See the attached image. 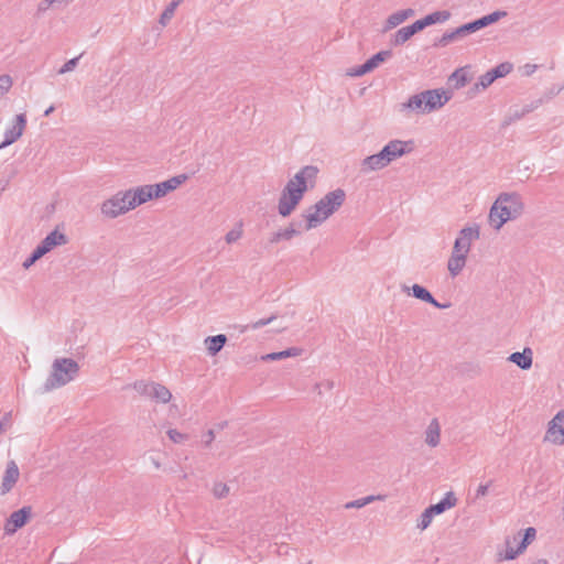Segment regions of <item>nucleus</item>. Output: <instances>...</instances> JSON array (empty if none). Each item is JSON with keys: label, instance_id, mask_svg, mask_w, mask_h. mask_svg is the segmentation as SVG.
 <instances>
[{"label": "nucleus", "instance_id": "f257e3e1", "mask_svg": "<svg viewBox=\"0 0 564 564\" xmlns=\"http://www.w3.org/2000/svg\"><path fill=\"white\" fill-rule=\"evenodd\" d=\"M317 174L316 166L306 165L288 181L278 202V213L281 217H289L296 209L308 188L314 187Z\"/></svg>", "mask_w": 564, "mask_h": 564}, {"label": "nucleus", "instance_id": "f03ea898", "mask_svg": "<svg viewBox=\"0 0 564 564\" xmlns=\"http://www.w3.org/2000/svg\"><path fill=\"white\" fill-rule=\"evenodd\" d=\"M345 200L346 192L343 188L325 194L302 215L305 219L304 229L311 230L321 226L344 205Z\"/></svg>", "mask_w": 564, "mask_h": 564}, {"label": "nucleus", "instance_id": "7ed1b4c3", "mask_svg": "<svg viewBox=\"0 0 564 564\" xmlns=\"http://www.w3.org/2000/svg\"><path fill=\"white\" fill-rule=\"evenodd\" d=\"M523 209L524 204L518 193H501L489 210V224L499 230L507 221L520 217Z\"/></svg>", "mask_w": 564, "mask_h": 564}, {"label": "nucleus", "instance_id": "20e7f679", "mask_svg": "<svg viewBox=\"0 0 564 564\" xmlns=\"http://www.w3.org/2000/svg\"><path fill=\"white\" fill-rule=\"evenodd\" d=\"M79 365L72 358H56L52 364V371L45 380L42 392H50L64 387L79 373Z\"/></svg>", "mask_w": 564, "mask_h": 564}, {"label": "nucleus", "instance_id": "39448f33", "mask_svg": "<svg viewBox=\"0 0 564 564\" xmlns=\"http://www.w3.org/2000/svg\"><path fill=\"white\" fill-rule=\"evenodd\" d=\"M133 389L139 394L156 402L167 403L172 398V393L165 386L153 381H135Z\"/></svg>", "mask_w": 564, "mask_h": 564}, {"label": "nucleus", "instance_id": "423d86ee", "mask_svg": "<svg viewBox=\"0 0 564 564\" xmlns=\"http://www.w3.org/2000/svg\"><path fill=\"white\" fill-rule=\"evenodd\" d=\"M130 192H118L101 204V213L108 218H116L132 209L129 206Z\"/></svg>", "mask_w": 564, "mask_h": 564}, {"label": "nucleus", "instance_id": "0eeeda50", "mask_svg": "<svg viewBox=\"0 0 564 564\" xmlns=\"http://www.w3.org/2000/svg\"><path fill=\"white\" fill-rule=\"evenodd\" d=\"M512 69L513 65L511 63H500L496 67L491 68L490 70L481 75L478 82L470 89L469 94L474 95L479 90L488 88L496 79L507 76L508 74H510Z\"/></svg>", "mask_w": 564, "mask_h": 564}, {"label": "nucleus", "instance_id": "6e6552de", "mask_svg": "<svg viewBox=\"0 0 564 564\" xmlns=\"http://www.w3.org/2000/svg\"><path fill=\"white\" fill-rule=\"evenodd\" d=\"M424 101L425 112L430 113L442 108L452 98V93L442 88L421 91Z\"/></svg>", "mask_w": 564, "mask_h": 564}, {"label": "nucleus", "instance_id": "1a4fd4ad", "mask_svg": "<svg viewBox=\"0 0 564 564\" xmlns=\"http://www.w3.org/2000/svg\"><path fill=\"white\" fill-rule=\"evenodd\" d=\"M414 149V141L413 140H391L389 141L381 150L380 152L384 156V159L390 164L392 161L412 152Z\"/></svg>", "mask_w": 564, "mask_h": 564}, {"label": "nucleus", "instance_id": "9d476101", "mask_svg": "<svg viewBox=\"0 0 564 564\" xmlns=\"http://www.w3.org/2000/svg\"><path fill=\"white\" fill-rule=\"evenodd\" d=\"M391 56H392V51H390V50L380 51V52L373 54L364 64L350 68L347 72V75L352 76V77L364 76L365 74L370 73L373 69H376L380 64L384 63Z\"/></svg>", "mask_w": 564, "mask_h": 564}, {"label": "nucleus", "instance_id": "9b49d317", "mask_svg": "<svg viewBox=\"0 0 564 564\" xmlns=\"http://www.w3.org/2000/svg\"><path fill=\"white\" fill-rule=\"evenodd\" d=\"M32 507L24 506L21 509L13 511L4 523V533L7 535L14 534L19 529L23 528L31 519Z\"/></svg>", "mask_w": 564, "mask_h": 564}, {"label": "nucleus", "instance_id": "f8f14e48", "mask_svg": "<svg viewBox=\"0 0 564 564\" xmlns=\"http://www.w3.org/2000/svg\"><path fill=\"white\" fill-rule=\"evenodd\" d=\"M402 291L408 293V294H411L413 297L420 300V301H423L425 303H429L431 305H433L434 307L436 308H447L451 306L449 303H446V304H442L440 303L438 301L435 300V297L432 295V293L423 285H420V284H413L411 288L403 284L401 286Z\"/></svg>", "mask_w": 564, "mask_h": 564}, {"label": "nucleus", "instance_id": "ddd939ff", "mask_svg": "<svg viewBox=\"0 0 564 564\" xmlns=\"http://www.w3.org/2000/svg\"><path fill=\"white\" fill-rule=\"evenodd\" d=\"M26 127L25 113H19L14 118V123L11 128H8L4 132V139L0 144V149L6 148L18 141Z\"/></svg>", "mask_w": 564, "mask_h": 564}, {"label": "nucleus", "instance_id": "4468645a", "mask_svg": "<svg viewBox=\"0 0 564 564\" xmlns=\"http://www.w3.org/2000/svg\"><path fill=\"white\" fill-rule=\"evenodd\" d=\"M536 530L533 527H529L523 531V536L519 542L517 549L510 545V542H506V552L503 560H514L519 554L523 553L528 545L535 539Z\"/></svg>", "mask_w": 564, "mask_h": 564}, {"label": "nucleus", "instance_id": "2eb2a0df", "mask_svg": "<svg viewBox=\"0 0 564 564\" xmlns=\"http://www.w3.org/2000/svg\"><path fill=\"white\" fill-rule=\"evenodd\" d=\"M127 192H130L129 206H132V209L156 198L154 185H142Z\"/></svg>", "mask_w": 564, "mask_h": 564}, {"label": "nucleus", "instance_id": "dca6fc26", "mask_svg": "<svg viewBox=\"0 0 564 564\" xmlns=\"http://www.w3.org/2000/svg\"><path fill=\"white\" fill-rule=\"evenodd\" d=\"M469 34H473L470 26L468 25V22L465 24L459 25L458 28L445 32L441 37L436 39L433 43L434 47H445L451 42L460 40Z\"/></svg>", "mask_w": 564, "mask_h": 564}, {"label": "nucleus", "instance_id": "f3484780", "mask_svg": "<svg viewBox=\"0 0 564 564\" xmlns=\"http://www.w3.org/2000/svg\"><path fill=\"white\" fill-rule=\"evenodd\" d=\"M188 180L187 174H180L176 176H173L166 181H163L161 183L153 184L156 198L164 197L170 192L176 189L180 185H182L184 182Z\"/></svg>", "mask_w": 564, "mask_h": 564}, {"label": "nucleus", "instance_id": "a211bd4d", "mask_svg": "<svg viewBox=\"0 0 564 564\" xmlns=\"http://www.w3.org/2000/svg\"><path fill=\"white\" fill-rule=\"evenodd\" d=\"M547 434L552 442L557 445L564 444V411L558 412L549 423Z\"/></svg>", "mask_w": 564, "mask_h": 564}, {"label": "nucleus", "instance_id": "6ab92c4d", "mask_svg": "<svg viewBox=\"0 0 564 564\" xmlns=\"http://www.w3.org/2000/svg\"><path fill=\"white\" fill-rule=\"evenodd\" d=\"M20 476L19 467L14 460H10L7 464V468L2 478V484L0 487L1 495L8 494L13 486L17 484Z\"/></svg>", "mask_w": 564, "mask_h": 564}, {"label": "nucleus", "instance_id": "aec40b11", "mask_svg": "<svg viewBox=\"0 0 564 564\" xmlns=\"http://www.w3.org/2000/svg\"><path fill=\"white\" fill-rule=\"evenodd\" d=\"M507 11L497 10L489 14L482 15L474 21L468 22V25L470 26V30L473 33L487 28L496 22H498L500 19L505 18L507 15Z\"/></svg>", "mask_w": 564, "mask_h": 564}, {"label": "nucleus", "instance_id": "412c9836", "mask_svg": "<svg viewBox=\"0 0 564 564\" xmlns=\"http://www.w3.org/2000/svg\"><path fill=\"white\" fill-rule=\"evenodd\" d=\"M507 11L497 10L489 14L482 15L474 21L468 22V25L470 26V30L473 33L487 28L496 22H498L500 19L505 18L507 15Z\"/></svg>", "mask_w": 564, "mask_h": 564}, {"label": "nucleus", "instance_id": "4be33fe9", "mask_svg": "<svg viewBox=\"0 0 564 564\" xmlns=\"http://www.w3.org/2000/svg\"><path fill=\"white\" fill-rule=\"evenodd\" d=\"M68 242V238L65 234L54 229L51 231L37 246L46 254L57 246H63Z\"/></svg>", "mask_w": 564, "mask_h": 564}, {"label": "nucleus", "instance_id": "5701e85b", "mask_svg": "<svg viewBox=\"0 0 564 564\" xmlns=\"http://www.w3.org/2000/svg\"><path fill=\"white\" fill-rule=\"evenodd\" d=\"M419 32H421L419 24H416V22H413L410 25L399 29L391 37L390 44L392 46H401Z\"/></svg>", "mask_w": 564, "mask_h": 564}, {"label": "nucleus", "instance_id": "b1692460", "mask_svg": "<svg viewBox=\"0 0 564 564\" xmlns=\"http://www.w3.org/2000/svg\"><path fill=\"white\" fill-rule=\"evenodd\" d=\"M414 14H415V10L411 9V8L393 12L386 20L382 32H388L389 30L397 28L398 25H400L401 23H403L405 20L413 17Z\"/></svg>", "mask_w": 564, "mask_h": 564}, {"label": "nucleus", "instance_id": "393cba45", "mask_svg": "<svg viewBox=\"0 0 564 564\" xmlns=\"http://www.w3.org/2000/svg\"><path fill=\"white\" fill-rule=\"evenodd\" d=\"M451 18V12L447 10L442 11H434L424 18L416 20V24H419V28L421 31H423L425 28L437 24V23H444Z\"/></svg>", "mask_w": 564, "mask_h": 564}, {"label": "nucleus", "instance_id": "a878e982", "mask_svg": "<svg viewBox=\"0 0 564 564\" xmlns=\"http://www.w3.org/2000/svg\"><path fill=\"white\" fill-rule=\"evenodd\" d=\"M388 165H389L388 161L384 159L382 153L379 151L376 154L366 156L361 161V171L362 172L378 171Z\"/></svg>", "mask_w": 564, "mask_h": 564}, {"label": "nucleus", "instance_id": "bb28decb", "mask_svg": "<svg viewBox=\"0 0 564 564\" xmlns=\"http://www.w3.org/2000/svg\"><path fill=\"white\" fill-rule=\"evenodd\" d=\"M508 360L516 364L522 370H529L533 362L532 350L529 347H525L521 352H512L508 357Z\"/></svg>", "mask_w": 564, "mask_h": 564}, {"label": "nucleus", "instance_id": "cd10ccee", "mask_svg": "<svg viewBox=\"0 0 564 564\" xmlns=\"http://www.w3.org/2000/svg\"><path fill=\"white\" fill-rule=\"evenodd\" d=\"M457 503V498L453 491H448L445 494L444 498L441 499L437 503L430 505L429 508L435 516L445 512L446 510L455 507Z\"/></svg>", "mask_w": 564, "mask_h": 564}, {"label": "nucleus", "instance_id": "c85d7f7f", "mask_svg": "<svg viewBox=\"0 0 564 564\" xmlns=\"http://www.w3.org/2000/svg\"><path fill=\"white\" fill-rule=\"evenodd\" d=\"M466 260L467 256L464 253L452 252L447 262V269L453 278L457 276L462 272L466 264Z\"/></svg>", "mask_w": 564, "mask_h": 564}, {"label": "nucleus", "instance_id": "c756f323", "mask_svg": "<svg viewBox=\"0 0 564 564\" xmlns=\"http://www.w3.org/2000/svg\"><path fill=\"white\" fill-rule=\"evenodd\" d=\"M227 336L224 334L208 336L205 339L207 351L210 356H216L226 345Z\"/></svg>", "mask_w": 564, "mask_h": 564}, {"label": "nucleus", "instance_id": "7c9ffc66", "mask_svg": "<svg viewBox=\"0 0 564 564\" xmlns=\"http://www.w3.org/2000/svg\"><path fill=\"white\" fill-rule=\"evenodd\" d=\"M440 434H441V426L437 421V419H433L426 431H425V442L429 446L435 447L440 444Z\"/></svg>", "mask_w": 564, "mask_h": 564}, {"label": "nucleus", "instance_id": "2f4dec72", "mask_svg": "<svg viewBox=\"0 0 564 564\" xmlns=\"http://www.w3.org/2000/svg\"><path fill=\"white\" fill-rule=\"evenodd\" d=\"M302 352L301 348L297 347H290L282 351L276 352H270L267 355L261 356L262 361H275V360H282L289 357H296L300 356Z\"/></svg>", "mask_w": 564, "mask_h": 564}, {"label": "nucleus", "instance_id": "473e14b6", "mask_svg": "<svg viewBox=\"0 0 564 564\" xmlns=\"http://www.w3.org/2000/svg\"><path fill=\"white\" fill-rule=\"evenodd\" d=\"M68 3H70V0H42L37 4L35 14H36V17H41L48 9L63 8V7H66Z\"/></svg>", "mask_w": 564, "mask_h": 564}, {"label": "nucleus", "instance_id": "72a5a7b5", "mask_svg": "<svg viewBox=\"0 0 564 564\" xmlns=\"http://www.w3.org/2000/svg\"><path fill=\"white\" fill-rule=\"evenodd\" d=\"M402 107L416 113H426L421 93L411 96L406 102L402 104Z\"/></svg>", "mask_w": 564, "mask_h": 564}, {"label": "nucleus", "instance_id": "f704fd0d", "mask_svg": "<svg viewBox=\"0 0 564 564\" xmlns=\"http://www.w3.org/2000/svg\"><path fill=\"white\" fill-rule=\"evenodd\" d=\"M386 499L384 495H370L357 500L349 501L345 505L346 509H359L362 508L373 501H383Z\"/></svg>", "mask_w": 564, "mask_h": 564}, {"label": "nucleus", "instance_id": "c9c22d12", "mask_svg": "<svg viewBox=\"0 0 564 564\" xmlns=\"http://www.w3.org/2000/svg\"><path fill=\"white\" fill-rule=\"evenodd\" d=\"M470 78L465 68L456 69L451 76L449 82L454 83V88L459 89L469 83Z\"/></svg>", "mask_w": 564, "mask_h": 564}, {"label": "nucleus", "instance_id": "e433bc0d", "mask_svg": "<svg viewBox=\"0 0 564 564\" xmlns=\"http://www.w3.org/2000/svg\"><path fill=\"white\" fill-rule=\"evenodd\" d=\"M182 0H172L171 3L164 9L160 17V23L164 26L173 18L176 8L180 6Z\"/></svg>", "mask_w": 564, "mask_h": 564}, {"label": "nucleus", "instance_id": "4c0bfd02", "mask_svg": "<svg viewBox=\"0 0 564 564\" xmlns=\"http://www.w3.org/2000/svg\"><path fill=\"white\" fill-rule=\"evenodd\" d=\"M536 107L538 104L535 106H527L521 110H516L512 115L505 118V120L502 121V127H507L511 124L513 121L521 119L524 115L531 112Z\"/></svg>", "mask_w": 564, "mask_h": 564}, {"label": "nucleus", "instance_id": "58836bf2", "mask_svg": "<svg viewBox=\"0 0 564 564\" xmlns=\"http://www.w3.org/2000/svg\"><path fill=\"white\" fill-rule=\"evenodd\" d=\"M460 238L467 239L471 243V240L479 239L480 232H479V226L474 225L473 227H465L459 231L458 235Z\"/></svg>", "mask_w": 564, "mask_h": 564}, {"label": "nucleus", "instance_id": "ea45409f", "mask_svg": "<svg viewBox=\"0 0 564 564\" xmlns=\"http://www.w3.org/2000/svg\"><path fill=\"white\" fill-rule=\"evenodd\" d=\"M471 243L459 236L455 239L452 252L468 254Z\"/></svg>", "mask_w": 564, "mask_h": 564}, {"label": "nucleus", "instance_id": "a19ab883", "mask_svg": "<svg viewBox=\"0 0 564 564\" xmlns=\"http://www.w3.org/2000/svg\"><path fill=\"white\" fill-rule=\"evenodd\" d=\"M44 256L45 253L43 252V250L39 246H36V248L31 252V254L24 260L22 264L23 268H31L37 260H40Z\"/></svg>", "mask_w": 564, "mask_h": 564}, {"label": "nucleus", "instance_id": "79ce46f5", "mask_svg": "<svg viewBox=\"0 0 564 564\" xmlns=\"http://www.w3.org/2000/svg\"><path fill=\"white\" fill-rule=\"evenodd\" d=\"M434 516L435 514L433 513V511H431L430 508L427 507L420 516L416 527L420 530H425L431 524Z\"/></svg>", "mask_w": 564, "mask_h": 564}, {"label": "nucleus", "instance_id": "37998d69", "mask_svg": "<svg viewBox=\"0 0 564 564\" xmlns=\"http://www.w3.org/2000/svg\"><path fill=\"white\" fill-rule=\"evenodd\" d=\"M229 486L225 482L217 481L213 487V495L217 499L226 498L229 495Z\"/></svg>", "mask_w": 564, "mask_h": 564}, {"label": "nucleus", "instance_id": "c03bdc74", "mask_svg": "<svg viewBox=\"0 0 564 564\" xmlns=\"http://www.w3.org/2000/svg\"><path fill=\"white\" fill-rule=\"evenodd\" d=\"M13 85V79L8 74L0 75V98L7 95Z\"/></svg>", "mask_w": 564, "mask_h": 564}, {"label": "nucleus", "instance_id": "a18cd8bd", "mask_svg": "<svg viewBox=\"0 0 564 564\" xmlns=\"http://www.w3.org/2000/svg\"><path fill=\"white\" fill-rule=\"evenodd\" d=\"M295 225L296 224L294 221H292V223H290V225L285 229L280 230L281 234H282V239L283 240H288L289 241L293 237L299 236L301 234V231L295 228Z\"/></svg>", "mask_w": 564, "mask_h": 564}, {"label": "nucleus", "instance_id": "49530a36", "mask_svg": "<svg viewBox=\"0 0 564 564\" xmlns=\"http://www.w3.org/2000/svg\"><path fill=\"white\" fill-rule=\"evenodd\" d=\"M166 434H167L169 438L173 443H176V444H181V443L185 442L186 440H188V435L187 434H183V433L178 432L175 429H170L166 432Z\"/></svg>", "mask_w": 564, "mask_h": 564}, {"label": "nucleus", "instance_id": "de8ad7c7", "mask_svg": "<svg viewBox=\"0 0 564 564\" xmlns=\"http://www.w3.org/2000/svg\"><path fill=\"white\" fill-rule=\"evenodd\" d=\"M82 55L68 59L59 69L58 74H65L75 69Z\"/></svg>", "mask_w": 564, "mask_h": 564}, {"label": "nucleus", "instance_id": "09e8293b", "mask_svg": "<svg viewBox=\"0 0 564 564\" xmlns=\"http://www.w3.org/2000/svg\"><path fill=\"white\" fill-rule=\"evenodd\" d=\"M276 318V315H271L268 318H261L254 323H251L250 325H247L246 328L250 327L252 329L261 328L270 323H272Z\"/></svg>", "mask_w": 564, "mask_h": 564}, {"label": "nucleus", "instance_id": "8fccbe9b", "mask_svg": "<svg viewBox=\"0 0 564 564\" xmlns=\"http://www.w3.org/2000/svg\"><path fill=\"white\" fill-rule=\"evenodd\" d=\"M242 235V231L240 229H232L228 231L225 236V240L227 243H232L237 241Z\"/></svg>", "mask_w": 564, "mask_h": 564}, {"label": "nucleus", "instance_id": "3c124183", "mask_svg": "<svg viewBox=\"0 0 564 564\" xmlns=\"http://www.w3.org/2000/svg\"><path fill=\"white\" fill-rule=\"evenodd\" d=\"M492 484V480H490L488 484L479 485L477 491H476V499L485 497L488 494L489 487Z\"/></svg>", "mask_w": 564, "mask_h": 564}, {"label": "nucleus", "instance_id": "603ef678", "mask_svg": "<svg viewBox=\"0 0 564 564\" xmlns=\"http://www.w3.org/2000/svg\"><path fill=\"white\" fill-rule=\"evenodd\" d=\"M205 440H204V446L205 447H209L210 444L213 443V441L215 440V430L214 429H210L206 432V434L204 435Z\"/></svg>", "mask_w": 564, "mask_h": 564}, {"label": "nucleus", "instance_id": "864d4df0", "mask_svg": "<svg viewBox=\"0 0 564 564\" xmlns=\"http://www.w3.org/2000/svg\"><path fill=\"white\" fill-rule=\"evenodd\" d=\"M281 240H283V239H282V234H281V231L279 230V231L273 232V234L271 235V237H270V239H269V242H270L271 245H274V243L280 242Z\"/></svg>", "mask_w": 564, "mask_h": 564}, {"label": "nucleus", "instance_id": "5fc2aeb1", "mask_svg": "<svg viewBox=\"0 0 564 564\" xmlns=\"http://www.w3.org/2000/svg\"><path fill=\"white\" fill-rule=\"evenodd\" d=\"M11 415H12V412H7L4 413L2 420L0 422H3V430L6 429L7 425L10 424V421H11Z\"/></svg>", "mask_w": 564, "mask_h": 564}, {"label": "nucleus", "instance_id": "6e6d98bb", "mask_svg": "<svg viewBox=\"0 0 564 564\" xmlns=\"http://www.w3.org/2000/svg\"><path fill=\"white\" fill-rule=\"evenodd\" d=\"M319 387H325L327 390H332L334 388V381L326 380L325 382L317 383L316 388H319Z\"/></svg>", "mask_w": 564, "mask_h": 564}, {"label": "nucleus", "instance_id": "4d7b16f0", "mask_svg": "<svg viewBox=\"0 0 564 564\" xmlns=\"http://www.w3.org/2000/svg\"><path fill=\"white\" fill-rule=\"evenodd\" d=\"M535 69H536V65L527 64L524 66V74L529 76V75L533 74Z\"/></svg>", "mask_w": 564, "mask_h": 564}, {"label": "nucleus", "instance_id": "13d9d810", "mask_svg": "<svg viewBox=\"0 0 564 564\" xmlns=\"http://www.w3.org/2000/svg\"><path fill=\"white\" fill-rule=\"evenodd\" d=\"M228 425V422L227 421H223V422H219L215 425V431H220V430H224L226 426Z\"/></svg>", "mask_w": 564, "mask_h": 564}, {"label": "nucleus", "instance_id": "bf43d9fd", "mask_svg": "<svg viewBox=\"0 0 564 564\" xmlns=\"http://www.w3.org/2000/svg\"><path fill=\"white\" fill-rule=\"evenodd\" d=\"M55 110V107L51 105L45 111L44 117H48L53 111Z\"/></svg>", "mask_w": 564, "mask_h": 564}, {"label": "nucleus", "instance_id": "052dcab7", "mask_svg": "<svg viewBox=\"0 0 564 564\" xmlns=\"http://www.w3.org/2000/svg\"><path fill=\"white\" fill-rule=\"evenodd\" d=\"M532 564H549V562L544 558H540V560L533 562Z\"/></svg>", "mask_w": 564, "mask_h": 564}, {"label": "nucleus", "instance_id": "680f3d73", "mask_svg": "<svg viewBox=\"0 0 564 564\" xmlns=\"http://www.w3.org/2000/svg\"><path fill=\"white\" fill-rule=\"evenodd\" d=\"M3 431V422H0V433Z\"/></svg>", "mask_w": 564, "mask_h": 564}]
</instances>
